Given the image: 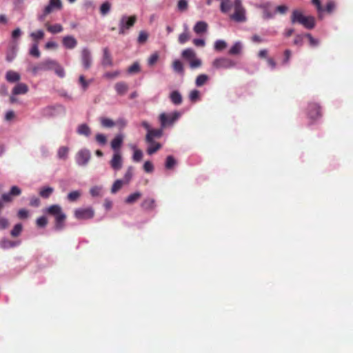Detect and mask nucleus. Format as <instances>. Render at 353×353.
I'll list each match as a JSON object with an SVG mask.
<instances>
[{"label":"nucleus","instance_id":"680f3d73","mask_svg":"<svg viewBox=\"0 0 353 353\" xmlns=\"http://www.w3.org/2000/svg\"><path fill=\"white\" fill-rule=\"evenodd\" d=\"M96 141L101 145H104L106 143V137L105 134H98L95 136Z\"/></svg>","mask_w":353,"mask_h":353},{"label":"nucleus","instance_id":"49530a36","mask_svg":"<svg viewBox=\"0 0 353 353\" xmlns=\"http://www.w3.org/2000/svg\"><path fill=\"white\" fill-rule=\"evenodd\" d=\"M268 3L263 6V17L265 19H272L274 16V12H272L268 10Z\"/></svg>","mask_w":353,"mask_h":353},{"label":"nucleus","instance_id":"58836bf2","mask_svg":"<svg viewBox=\"0 0 353 353\" xmlns=\"http://www.w3.org/2000/svg\"><path fill=\"white\" fill-rule=\"evenodd\" d=\"M141 194L140 192H137L135 193H133L128 196V197L125 199V203L128 204H132L133 203H135L137 200L141 198Z\"/></svg>","mask_w":353,"mask_h":353},{"label":"nucleus","instance_id":"de8ad7c7","mask_svg":"<svg viewBox=\"0 0 353 353\" xmlns=\"http://www.w3.org/2000/svg\"><path fill=\"white\" fill-rule=\"evenodd\" d=\"M22 231V225L21 223H17L14 226V228L10 232V234L12 236L16 237L21 234Z\"/></svg>","mask_w":353,"mask_h":353},{"label":"nucleus","instance_id":"4be33fe9","mask_svg":"<svg viewBox=\"0 0 353 353\" xmlns=\"http://www.w3.org/2000/svg\"><path fill=\"white\" fill-rule=\"evenodd\" d=\"M6 79L8 82H17L20 80L21 76L17 72L10 70L6 72Z\"/></svg>","mask_w":353,"mask_h":353},{"label":"nucleus","instance_id":"2f4dec72","mask_svg":"<svg viewBox=\"0 0 353 353\" xmlns=\"http://www.w3.org/2000/svg\"><path fill=\"white\" fill-rule=\"evenodd\" d=\"M190 37L188 32V27H185V31L179 34L178 41L180 44H184L185 43H187L188 41L190 40Z\"/></svg>","mask_w":353,"mask_h":353},{"label":"nucleus","instance_id":"6e6552de","mask_svg":"<svg viewBox=\"0 0 353 353\" xmlns=\"http://www.w3.org/2000/svg\"><path fill=\"white\" fill-rule=\"evenodd\" d=\"M212 64L216 69H230L236 66L234 61L225 57L216 58Z\"/></svg>","mask_w":353,"mask_h":353},{"label":"nucleus","instance_id":"f3484780","mask_svg":"<svg viewBox=\"0 0 353 353\" xmlns=\"http://www.w3.org/2000/svg\"><path fill=\"white\" fill-rule=\"evenodd\" d=\"M114 89L117 94L123 96L125 95L128 90V85L124 81H119L115 84Z\"/></svg>","mask_w":353,"mask_h":353},{"label":"nucleus","instance_id":"5701e85b","mask_svg":"<svg viewBox=\"0 0 353 353\" xmlns=\"http://www.w3.org/2000/svg\"><path fill=\"white\" fill-rule=\"evenodd\" d=\"M154 199H146L143 201L141 203V208L145 210H152L154 209Z\"/></svg>","mask_w":353,"mask_h":353},{"label":"nucleus","instance_id":"9b49d317","mask_svg":"<svg viewBox=\"0 0 353 353\" xmlns=\"http://www.w3.org/2000/svg\"><path fill=\"white\" fill-rule=\"evenodd\" d=\"M90 159V153L88 150H81L76 155V162L79 165H85L88 163Z\"/></svg>","mask_w":353,"mask_h":353},{"label":"nucleus","instance_id":"393cba45","mask_svg":"<svg viewBox=\"0 0 353 353\" xmlns=\"http://www.w3.org/2000/svg\"><path fill=\"white\" fill-rule=\"evenodd\" d=\"M182 57L188 61L196 58L194 50L190 48L183 50L182 52Z\"/></svg>","mask_w":353,"mask_h":353},{"label":"nucleus","instance_id":"0e129e2a","mask_svg":"<svg viewBox=\"0 0 353 353\" xmlns=\"http://www.w3.org/2000/svg\"><path fill=\"white\" fill-rule=\"evenodd\" d=\"M143 170H145L147 173H152L154 170L153 164L151 161H146L145 163H143Z\"/></svg>","mask_w":353,"mask_h":353},{"label":"nucleus","instance_id":"ea45409f","mask_svg":"<svg viewBox=\"0 0 353 353\" xmlns=\"http://www.w3.org/2000/svg\"><path fill=\"white\" fill-rule=\"evenodd\" d=\"M68 150H69V149L68 147L62 146V147L59 148L58 150V152H57L59 159H67L68 154Z\"/></svg>","mask_w":353,"mask_h":353},{"label":"nucleus","instance_id":"dca6fc26","mask_svg":"<svg viewBox=\"0 0 353 353\" xmlns=\"http://www.w3.org/2000/svg\"><path fill=\"white\" fill-rule=\"evenodd\" d=\"M28 91V87L26 83H18L12 90V95L26 94Z\"/></svg>","mask_w":353,"mask_h":353},{"label":"nucleus","instance_id":"c756f323","mask_svg":"<svg viewBox=\"0 0 353 353\" xmlns=\"http://www.w3.org/2000/svg\"><path fill=\"white\" fill-rule=\"evenodd\" d=\"M123 141V136L122 135H117L115 136L113 141H111V148L113 150L119 149Z\"/></svg>","mask_w":353,"mask_h":353},{"label":"nucleus","instance_id":"a878e982","mask_svg":"<svg viewBox=\"0 0 353 353\" xmlns=\"http://www.w3.org/2000/svg\"><path fill=\"white\" fill-rule=\"evenodd\" d=\"M90 132L91 131L90 127L85 123L79 125L77 128V133L79 135L88 137L90 135Z\"/></svg>","mask_w":353,"mask_h":353},{"label":"nucleus","instance_id":"72a5a7b5","mask_svg":"<svg viewBox=\"0 0 353 353\" xmlns=\"http://www.w3.org/2000/svg\"><path fill=\"white\" fill-rule=\"evenodd\" d=\"M126 184L124 181L121 179H117L114 181L113 185L111 188V193L115 194L119 190H120L123 186V185Z\"/></svg>","mask_w":353,"mask_h":353},{"label":"nucleus","instance_id":"39448f33","mask_svg":"<svg viewBox=\"0 0 353 353\" xmlns=\"http://www.w3.org/2000/svg\"><path fill=\"white\" fill-rule=\"evenodd\" d=\"M234 13L230 16L231 19L238 23L245 21V10L243 8L241 0L234 1Z\"/></svg>","mask_w":353,"mask_h":353},{"label":"nucleus","instance_id":"7c9ffc66","mask_svg":"<svg viewBox=\"0 0 353 353\" xmlns=\"http://www.w3.org/2000/svg\"><path fill=\"white\" fill-rule=\"evenodd\" d=\"M241 50L242 45L241 42L238 41L233 44V46L231 47L229 51V54L231 55L239 54L241 52Z\"/></svg>","mask_w":353,"mask_h":353},{"label":"nucleus","instance_id":"20e7f679","mask_svg":"<svg viewBox=\"0 0 353 353\" xmlns=\"http://www.w3.org/2000/svg\"><path fill=\"white\" fill-rule=\"evenodd\" d=\"M55 65V61L52 59H46L34 65H32L30 68V71L33 74H37L39 72L52 70L53 66Z\"/></svg>","mask_w":353,"mask_h":353},{"label":"nucleus","instance_id":"5fc2aeb1","mask_svg":"<svg viewBox=\"0 0 353 353\" xmlns=\"http://www.w3.org/2000/svg\"><path fill=\"white\" fill-rule=\"evenodd\" d=\"M288 11V7L285 5H279L274 8V14L279 13L280 14H284Z\"/></svg>","mask_w":353,"mask_h":353},{"label":"nucleus","instance_id":"603ef678","mask_svg":"<svg viewBox=\"0 0 353 353\" xmlns=\"http://www.w3.org/2000/svg\"><path fill=\"white\" fill-rule=\"evenodd\" d=\"M190 68L192 69L199 68L201 66V60L199 58H196L188 61Z\"/></svg>","mask_w":353,"mask_h":353},{"label":"nucleus","instance_id":"774afa93","mask_svg":"<svg viewBox=\"0 0 353 353\" xmlns=\"http://www.w3.org/2000/svg\"><path fill=\"white\" fill-rule=\"evenodd\" d=\"M48 223L47 218L45 216H41L40 218H37V225L39 227H45Z\"/></svg>","mask_w":353,"mask_h":353},{"label":"nucleus","instance_id":"7ed1b4c3","mask_svg":"<svg viewBox=\"0 0 353 353\" xmlns=\"http://www.w3.org/2000/svg\"><path fill=\"white\" fill-rule=\"evenodd\" d=\"M181 113L174 111L172 113H161L159 114V119L161 122V128H164L172 125L174 121L179 119Z\"/></svg>","mask_w":353,"mask_h":353},{"label":"nucleus","instance_id":"e433bc0d","mask_svg":"<svg viewBox=\"0 0 353 353\" xmlns=\"http://www.w3.org/2000/svg\"><path fill=\"white\" fill-rule=\"evenodd\" d=\"M230 0H222L220 5V9L222 13H227L231 8Z\"/></svg>","mask_w":353,"mask_h":353},{"label":"nucleus","instance_id":"6e6d98bb","mask_svg":"<svg viewBox=\"0 0 353 353\" xmlns=\"http://www.w3.org/2000/svg\"><path fill=\"white\" fill-rule=\"evenodd\" d=\"M176 163V161L171 155L168 156L166 159L165 167L167 169H172Z\"/></svg>","mask_w":353,"mask_h":353},{"label":"nucleus","instance_id":"4468645a","mask_svg":"<svg viewBox=\"0 0 353 353\" xmlns=\"http://www.w3.org/2000/svg\"><path fill=\"white\" fill-rule=\"evenodd\" d=\"M163 135L161 129H152L147 132L145 141L148 143H153L154 138H161Z\"/></svg>","mask_w":353,"mask_h":353},{"label":"nucleus","instance_id":"09e8293b","mask_svg":"<svg viewBox=\"0 0 353 353\" xmlns=\"http://www.w3.org/2000/svg\"><path fill=\"white\" fill-rule=\"evenodd\" d=\"M110 3L109 2H105L104 3H102L100 7V13L101 15L105 16L108 13L110 12Z\"/></svg>","mask_w":353,"mask_h":353},{"label":"nucleus","instance_id":"f03ea898","mask_svg":"<svg viewBox=\"0 0 353 353\" xmlns=\"http://www.w3.org/2000/svg\"><path fill=\"white\" fill-rule=\"evenodd\" d=\"M46 212L54 218V228L61 230L64 227L65 214L63 212L62 208L58 204L50 205L46 209Z\"/></svg>","mask_w":353,"mask_h":353},{"label":"nucleus","instance_id":"cd10ccee","mask_svg":"<svg viewBox=\"0 0 353 353\" xmlns=\"http://www.w3.org/2000/svg\"><path fill=\"white\" fill-rule=\"evenodd\" d=\"M149 145L147 149L148 154H153L156 152H157L159 149L161 148L162 145L154 141H153V143H148Z\"/></svg>","mask_w":353,"mask_h":353},{"label":"nucleus","instance_id":"9d476101","mask_svg":"<svg viewBox=\"0 0 353 353\" xmlns=\"http://www.w3.org/2000/svg\"><path fill=\"white\" fill-rule=\"evenodd\" d=\"M308 117L312 120H316L321 117V108L319 104L315 103H309Z\"/></svg>","mask_w":353,"mask_h":353},{"label":"nucleus","instance_id":"1a4fd4ad","mask_svg":"<svg viewBox=\"0 0 353 353\" xmlns=\"http://www.w3.org/2000/svg\"><path fill=\"white\" fill-rule=\"evenodd\" d=\"M74 217L77 219H89L94 217L93 208H77L74 210Z\"/></svg>","mask_w":353,"mask_h":353},{"label":"nucleus","instance_id":"79ce46f5","mask_svg":"<svg viewBox=\"0 0 353 353\" xmlns=\"http://www.w3.org/2000/svg\"><path fill=\"white\" fill-rule=\"evenodd\" d=\"M81 196V192L79 190H74L72 192H70L68 194V199L70 202H74L75 201H77Z\"/></svg>","mask_w":353,"mask_h":353},{"label":"nucleus","instance_id":"3c124183","mask_svg":"<svg viewBox=\"0 0 353 353\" xmlns=\"http://www.w3.org/2000/svg\"><path fill=\"white\" fill-rule=\"evenodd\" d=\"M133 173V168L128 167L127 171L125 174L124 178H123L122 181H125V183H128L131 181Z\"/></svg>","mask_w":353,"mask_h":353},{"label":"nucleus","instance_id":"2eb2a0df","mask_svg":"<svg viewBox=\"0 0 353 353\" xmlns=\"http://www.w3.org/2000/svg\"><path fill=\"white\" fill-rule=\"evenodd\" d=\"M62 43L65 48L72 50L78 44V41L73 36H65L63 38Z\"/></svg>","mask_w":353,"mask_h":353},{"label":"nucleus","instance_id":"a19ab883","mask_svg":"<svg viewBox=\"0 0 353 353\" xmlns=\"http://www.w3.org/2000/svg\"><path fill=\"white\" fill-rule=\"evenodd\" d=\"M58 77L63 78L65 76L63 68L56 61V65L53 66L52 70Z\"/></svg>","mask_w":353,"mask_h":353},{"label":"nucleus","instance_id":"4c0bfd02","mask_svg":"<svg viewBox=\"0 0 353 353\" xmlns=\"http://www.w3.org/2000/svg\"><path fill=\"white\" fill-rule=\"evenodd\" d=\"M172 67L175 72L183 74L184 72L183 63L179 60H174L172 63Z\"/></svg>","mask_w":353,"mask_h":353},{"label":"nucleus","instance_id":"8fccbe9b","mask_svg":"<svg viewBox=\"0 0 353 353\" xmlns=\"http://www.w3.org/2000/svg\"><path fill=\"white\" fill-rule=\"evenodd\" d=\"M227 46L224 40H216L214 43V49L218 51L225 50Z\"/></svg>","mask_w":353,"mask_h":353},{"label":"nucleus","instance_id":"b1692460","mask_svg":"<svg viewBox=\"0 0 353 353\" xmlns=\"http://www.w3.org/2000/svg\"><path fill=\"white\" fill-rule=\"evenodd\" d=\"M210 77L208 75L205 74H201L197 76L195 79V85L201 87L209 81Z\"/></svg>","mask_w":353,"mask_h":353},{"label":"nucleus","instance_id":"864d4df0","mask_svg":"<svg viewBox=\"0 0 353 353\" xmlns=\"http://www.w3.org/2000/svg\"><path fill=\"white\" fill-rule=\"evenodd\" d=\"M101 186H93L90 189V194L92 196H99L101 195Z\"/></svg>","mask_w":353,"mask_h":353},{"label":"nucleus","instance_id":"ddd939ff","mask_svg":"<svg viewBox=\"0 0 353 353\" xmlns=\"http://www.w3.org/2000/svg\"><path fill=\"white\" fill-rule=\"evenodd\" d=\"M110 166L115 171H119L122 168V159L119 152H117L114 154L110 161Z\"/></svg>","mask_w":353,"mask_h":353},{"label":"nucleus","instance_id":"412c9836","mask_svg":"<svg viewBox=\"0 0 353 353\" xmlns=\"http://www.w3.org/2000/svg\"><path fill=\"white\" fill-rule=\"evenodd\" d=\"M46 27L47 30L52 34H57L59 32H61L63 30V28L59 23H56L54 25H50L48 23L46 24Z\"/></svg>","mask_w":353,"mask_h":353},{"label":"nucleus","instance_id":"13d9d810","mask_svg":"<svg viewBox=\"0 0 353 353\" xmlns=\"http://www.w3.org/2000/svg\"><path fill=\"white\" fill-rule=\"evenodd\" d=\"M143 153L142 151L139 149H136L134 152H133L132 159L136 162H139L142 159Z\"/></svg>","mask_w":353,"mask_h":353},{"label":"nucleus","instance_id":"bf43d9fd","mask_svg":"<svg viewBox=\"0 0 353 353\" xmlns=\"http://www.w3.org/2000/svg\"><path fill=\"white\" fill-rule=\"evenodd\" d=\"M336 8V4L332 1H329L328 3H326L325 8H324V12H327L328 13H331Z\"/></svg>","mask_w":353,"mask_h":353},{"label":"nucleus","instance_id":"a18cd8bd","mask_svg":"<svg viewBox=\"0 0 353 353\" xmlns=\"http://www.w3.org/2000/svg\"><path fill=\"white\" fill-rule=\"evenodd\" d=\"M30 54L36 58L41 57V52L39 50L38 43H33V45H32L30 50Z\"/></svg>","mask_w":353,"mask_h":353},{"label":"nucleus","instance_id":"a211bd4d","mask_svg":"<svg viewBox=\"0 0 353 353\" xmlns=\"http://www.w3.org/2000/svg\"><path fill=\"white\" fill-rule=\"evenodd\" d=\"M170 100L174 105L181 104L183 102V97L178 90H174L169 95Z\"/></svg>","mask_w":353,"mask_h":353},{"label":"nucleus","instance_id":"6ab92c4d","mask_svg":"<svg viewBox=\"0 0 353 353\" xmlns=\"http://www.w3.org/2000/svg\"><path fill=\"white\" fill-rule=\"evenodd\" d=\"M102 65L104 66H111L112 65V57L109 49H103V58H102Z\"/></svg>","mask_w":353,"mask_h":353},{"label":"nucleus","instance_id":"f257e3e1","mask_svg":"<svg viewBox=\"0 0 353 353\" xmlns=\"http://www.w3.org/2000/svg\"><path fill=\"white\" fill-rule=\"evenodd\" d=\"M290 22L292 23H299L305 28L311 30L315 27V19L314 17L305 16L302 10L295 9L290 16Z\"/></svg>","mask_w":353,"mask_h":353},{"label":"nucleus","instance_id":"473e14b6","mask_svg":"<svg viewBox=\"0 0 353 353\" xmlns=\"http://www.w3.org/2000/svg\"><path fill=\"white\" fill-rule=\"evenodd\" d=\"M30 37L32 39V41H34V43H38L39 41H41L44 37V32L43 30H37L36 32H32L30 34Z\"/></svg>","mask_w":353,"mask_h":353},{"label":"nucleus","instance_id":"052dcab7","mask_svg":"<svg viewBox=\"0 0 353 353\" xmlns=\"http://www.w3.org/2000/svg\"><path fill=\"white\" fill-rule=\"evenodd\" d=\"M178 9L180 11H185L188 8V3L187 0H179L178 5H177Z\"/></svg>","mask_w":353,"mask_h":353},{"label":"nucleus","instance_id":"e2e57ef3","mask_svg":"<svg viewBox=\"0 0 353 353\" xmlns=\"http://www.w3.org/2000/svg\"><path fill=\"white\" fill-rule=\"evenodd\" d=\"M304 37H306L309 39L310 45L312 47H315L319 45V41L318 39H314L310 33H306Z\"/></svg>","mask_w":353,"mask_h":353},{"label":"nucleus","instance_id":"0eeeda50","mask_svg":"<svg viewBox=\"0 0 353 353\" xmlns=\"http://www.w3.org/2000/svg\"><path fill=\"white\" fill-rule=\"evenodd\" d=\"M137 17L135 15L131 17L123 16L119 22V34H125V30H128L135 24Z\"/></svg>","mask_w":353,"mask_h":353},{"label":"nucleus","instance_id":"c9c22d12","mask_svg":"<svg viewBox=\"0 0 353 353\" xmlns=\"http://www.w3.org/2000/svg\"><path fill=\"white\" fill-rule=\"evenodd\" d=\"M53 191L54 190L51 187H43L40 190V192H39V194L43 199H48L52 194Z\"/></svg>","mask_w":353,"mask_h":353},{"label":"nucleus","instance_id":"bb28decb","mask_svg":"<svg viewBox=\"0 0 353 353\" xmlns=\"http://www.w3.org/2000/svg\"><path fill=\"white\" fill-rule=\"evenodd\" d=\"M18 245V243L9 239H2L0 241V246L2 249H9Z\"/></svg>","mask_w":353,"mask_h":353},{"label":"nucleus","instance_id":"4d7b16f0","mask_svg":"<svg viewBox=\"0 0 353 353\" xmlns=\"http://www.w3.org/2000/svg\"><path fill=\"white\" fill-rule=\"evenodd\" d=\"M312 4L315 6L318 10L319 17H321V13L324 12V8L321 6V0H312Z\"/></svg>","mask_w":353,"mask_h":353},{"label":"nucleus","instance_id":"338daca9","mask_svg":"<svg viewBox=\"0 0 353 353\" xmlns=\"http://www.w3.org/2000/svg\"><path fill=\"white\" fill-rule=\"evenodd\" d=\"M159 59V55L157 53H154L152 55L150 56V57L148 59V65H153L155 63L157 62V60Z\"/></svg>","mask_w":353,"mask_h":353},{"label":"nucleus","instance_id":"aec40b11","mask_svg":"<svg viewBox=\"0 0 353 353\" xmlns=\"http://www.w3.org/2000/svg\"><path fill=\"white\" fill-rule=\"evenodd\" d=\"M208 24L204 21H199L194 26V31L196 34H200L207 31Z\"/></svg>","mask_w":353,"mask_h":353},{"label":"nucleus","instance_id":"f8f14e48","mask_svg":"<svg viewBox=\"0 0 353 353\" xmlns=\"http://www.w3.org/2000/svg\"><path fill=\"white\" fill-rule=\"evenodd\" d=\"M81 61L85 70H88L91 67L92 59L90 52L88 48H84L81 52Z\"/></svg>","mask_w":353,"mask_h":353},{"label":"nucleus","instance_id":"f704fd0d","mask_svg":"<svg viewBox=\"0 0 353 353\" xmlns=\"http://www.w3.org/2000/svg\"><path fill=\"white\" fill-rule=\"evenodd\" d=\"M100 122L101 126L103 128H112L116 125V123L114 122L113 120L107 117H101L100 119Z\"/></svg>","mask_w":353,"mask_h":353},{"label":"nucleus","instance_id":"37998d69","mask_svg":"<svg viewBox=\"0 0 353 353\" xmlns=\"http://www.w3.org/2000/svg\"><path fill=\"white\" fill-rule=\"evenodd\" d=\"M148 34L145 30H141L139 32V36L137 37V43L139 44H143L148 41Z\"/></svg>","mask_w":353,"mask_h":353},{"label":"nucleus","instance_id":"c85d7f7f","mask_svg":"<svg viewBox=\"0 0 353 353\" xmlns=\"http://www.w3.org/2000/svg\"><path fill=\"white\" fill-rule=\"evenodd\" d=\"M92 82H93L92 79L87 80L86 79H85V77L83 75H80L79 77V83L83 91L88 90L90 84Z\"/></svg>","mask_w":353,"mask_h":353},{"label":"nucleus","instance_id":"69168bd1","mask_svg":"<svg viewBox=\"0 0 353 353\" xmlns=\"http://www.w3.org/2000/svg\"><path fill=\"white\" fill-rule=\"evenodd\" d=\"M140 71V65L138 63H134L132 64L131 66H130L128 68V72L129 73H136Z\"/></svg>","mask_w":353,"mask_h":353},{"label":"nucleus","instance_id":"c03bdc74","mask_svg":"<svg viewBox=\"0 0 353 353\" xmlns=\"http://www.w3.org/2000/svg\"><path fill=\"white\" fill-rule=\"evenodd\" d=\"M200 98V92L197 90H192L190 92L189 94V99L192 102H196L199 100Z\"/></svg>","mask_w":353,"mask_h":353},{"label":"nucleus","instance_id":"423d86ee","mask_svg":"<svg viewBox=\"0 0 353 353\" xmlns=\"http://www.w3.org/2000/svg\"><path fill=\"white\" fill-rule=\"evenodd\" d=\"M62 9L61 0H49L48 4L43 8V11L41 15L38 18L40 21H43L48 14L56 10Z\"/></svg>","mask_w":353,"mask_h":353}]
</instances>
